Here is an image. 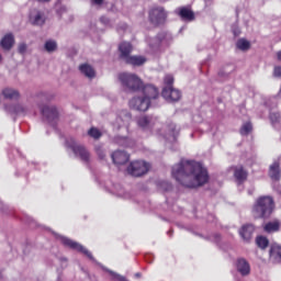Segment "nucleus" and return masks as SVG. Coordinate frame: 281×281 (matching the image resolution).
Returning a JSON list of instances; mask_svg holds the SVG:
<instances>
[{"label":"nucleus","mask_w":281,"mask_h":281,"mask_svg":"<svg viewBox=\"0 0 281 281\" xmlns=\"http://www.w3.org/2000/svg\"><path fill=\"white\" fill-rule=\"evenodd\" d=\"M119 80L122 82L123 87H126L130 91H140V97L133 98L130 101L131 109L135 111H148L153 100L159 98V90L153 85H145L137 75L123 72L119 75Z\"/></svg>","instance_id":"1"},{"label":"nucleus","mask_w":281,"mask_h":281,"mask_svg":"<svg viewBox=\"0 0 281 281\" xmlns=\"http://www.w3.org/2000/svg\"><path fill=\"white\" fill-rule=\"evenodd\" d=\"M171 175L184 188H200L210 179L207 169L194 160H181L172 167Z\"/></svg>","instance_id":"2"},{"label":"nucleus","mask_w":281,"mask_h":281,"mask_svg":"<svg viewBox=\"0 0 281 281\" xmlns=\"http://www.w3.org/2000/svg\"><path fill=\"white\" fill-rule=\"evenodd\" d=\"M274 207L276 203L273 202V198L263 195L257 199L252 207V214L255 218H269V216L273 214Z\"/></svg>","instance_id":"3"},{"label":"nucleus","mask_w":281,"mask_h":281,"mask_svg":"<svg viewBox=\"0 0 281 281\" xmlns=\"http://www.w3.org/2000/svg\"><path fill=\"white\" fill-rule=\"evenodd\" d=\"M120 58L124 60L126 65H133L134 67H142L146 63V57L144 56H131L133 52V45L128 42H123L119 45Z\"/></svg>","instance_id":"4"},{"label":"nucleus","mask_w":281,"mask_h":281,"mask_svg":"<svg viewBox=\"0 0 281 281\" xmlns=\"http://www.w3.org/2000/svg\"><path fill=\"white\" fill-rule=\"evenodd\" d=\"M66 146L67 148H71L72 153L76 155V157H79L81 161H85L87 164L89 162V159H91L89 150H87L85 146L78 145L74 137H69L66 139Z\"/></svg>","instance_id":"5"},{"label":"nucleus","mask_w":281,"mask_h":281,"mask_svg":"<svg viewBox=\"0 0 281 281\" xmlns=\"http://www.w3.org/2000/svg\"><path fill=\"white\" fill-rule=\"evenodd\" d=\"M168 12L164 7H155L149 11V21L153 25H161L166 23Z\"/></svg>","instance_id":"6"},{"label":"nucleus","mask_w":281,"mask_h":281,"mask_svg":"<svg viewBox=\"0 0 281 281\" xmlns=\"http://www.w3.org/2000/svg\"><path fill=\"white\" fill-rule=\"evenodd\" d=\"M148 170H150V165L142 160L131 162L127 167V172L128 175H132V177H142L146 175Z\"/></svg>","instance_id":"7"},{"label":"nucleus","mask_w":281,"mask_h":281,"mask_svg":"<svg viewBox=\"0 0 281 281\" xmlns=\"http://www.w3.org/2000/svg\"><path fill=\"white\" fill-rule=\"evenodd\" d=\"M41 113L50 126H56L58 122V109L55 105H44L41 109Z\"/></svg>","instance_id":"8"},{"label":"nucleus","mask_w":281,"mask_h":281,"mask_svg":"<svg viewBox=\"0 0 281 281\" xmlns=\"http://www.w3.org/2000/svg\"><path fill=\"white\" fill-rule=\"evenodd\" d=\"M60 241L65 247H69V249H74L75 251H80L81 254H85L90 260H93V255H91L90 251L85 248V246L78 244V241H74L67 237L59 236Z\"/></svg>","instance_id":"9"},{"label":"nucleus","mask_w":281,"mask_h":281,"mask_svg":"<svg viewBox=\"0 0 281 281\" xmlns=\"http://www.w3.org/2000/svg\"><path fill=\"white\" fill-rule=\"evenodd\" d=\"M4 111L9 113V115H29L30 111H32V108L23 104H15V105L5 104Z\"/></svg>","instance_id":"10"},{"label":"nucleus","mask_w":281,"mask_h":281,"mask_svg":"<svg viewBox=\"0 0 281 281\" xmlns=\"http://www.w3.org/2000/svg\"><path fill=\"white\" fill-rule=\"evenodd\" d=\"M137 125L143 131H153L157 125V117L156 116H139L137 119Z\"/></svg>","instance_id":"11"},{"label":"nucleus","mask_w":281,"mask_h":281,"mask_svg":"<svg viewBox=\"0 0 281 281\" xmlns=\"http://www.w3.org/2000/svg\"><path fill=\"white\" fill-rule=\"evenodd\" d=\"M161 95L167 102H179V100H181V91L172 87H165Z\"/></svg>","instance_id":"12"},{"label":"nucleus","mask_w":281,"mask_h":281,"mask_svg":"<svg viewBox=\"0 0 281 281\" xmlns=\"http://www.w3.org/2000/svg\"><path fill=\"white\" fill-rule=\"evenodd\" d=\"M175 12L180 16L182 21H188L189 23L194 21V11L190 7H180L175 10Z\"/></svg>","instance_id":"13"},{"label":"nucleus","mask_w":281,"mask_h":281,"mask_svg":"<svg viewBox=\"0 0 281 281\" xmlns=\"http://www.w3.org/2000/svg\"><path fill=\"white\" fill-rule=\"evenodd\" d=\"M111 158L113 160V164L116 166H124L131 159L128 154L124 150H116L111 155Z\"/></svg>","instance_id":"14"},{"label":"nucleus","mask_w":281,"mask_h":281,"mask_svg":"<svg viewBox=\"0 0 281 281\" xmlns=\"http://www.w3.org/2000/svg\"><path fill=\"white\" fill-rule=\"evenodd\" d=\"M172 43V34L170 33H159L156 37V45L158 47H168Z\"/></svg>","instance_id":"15"},{"label":"nucleus","mask_w":281,"mask_h":281,"mask_svg":"<svg viewBox=\"0 0 281 281\" xmlns=\"http://www.w3.org/2000/svg\"><path fill=\"white\" fill-rule=\"evenodd\" d=\"M30 21L33 25H44L45 14L38 10H33L30 14Z\"/></svg>","instance_id":"16"},{"label":"nucleus","mask_w":281,"mask_h":281,"mask_svg":"<svg viewBox=\"0 0 281 281\" xmlns=\"http://www.w3.org/2000/svg\"><path fill=\"white\" fill-rule=\"evenodd\" d=\"M167 134L165 135V139L168 142H177V137H179V130H177V125L175 123H170L167 126Z\"/></svg>","instance_id":"17"},{"label":"nucleus","mask_w":281,"mask_h":281,"mask_svg":"<svg viewBox=\"0 0 281 281\" xmlns=\"http://www.w3.org/2000/svg\"><path fill=\"white\" fill-rule=\"evenodd\" d=\"M255 227L251 224L244 225L241 229L239 231V234L243 238V240H246V243H249L250 238L254 236Z\"/></svg>","instance_id":"18"},{"label":"nucleus","mask_w":281,"mask_h":281,"mask_svg":"<svg viewBox=\"0 0 281 281\" xmlns=\"http://www.w3.org/2000/svg\"><path fill=\"white\" fill-rule=\"evenodd\" d=\"M269 177L272 181H280L281 171H280V162L274 161L269 168Z\"/></svg>","instance_id":"19"},{"label":"nucleus","mask_w":281,"mask_h":281,"mask_svg":"<svg viewBox=\"0 0 281 281\" xmlns=\"http://www.w3.org/2000/svg\"><path fill=\"white\" fill-rule=\"evenodd\" d=\"M0 45L2 49L10 52V48L14 47V35H12V33L4 35L0 42Z\"/></svg>","instance_id":"20"},{"label":"nucleus","mask_w":281,"mask_h":281,"mask_svg":"<svg viewBox=\"0 0 281 281\" xmlns=\"http://www.w3.org/2000/svg\"><path fill=\"white\" fill-rule=\"evenodd\" d=\"M270 260L274 265H278V262H281V247L278 245H272L270 247Z\"/></svg>","instance_id":"21"},{"label":"nucleus","mask_w":281,"mask_h":281,"mask_svg":"<svg viewBox=\"0 0 281 281\" xmlns=\"http://www.w3.org/2000/svg\"><path fill=\"white\" fill-rule=\"evenodd\" d=\"M2 95L4 100H19V98H21V93L14 88L2 89Z\"/></svg>","instance_id":"22"},{"label":"nucleus","mask_w":281,"mask_h":281,"mask_svg":"<svg viewBox=\"0 0 281 281\" xmlns=\"http://www.w3.org/2000/svg\"><path fill=\"white\" fill-rule=\"evenodd\" d=\"M237 270L241 276H249V271H251V268L249 267V262L245 259H238L237 260Z\"/></svg>","instance_id":"23"},{"label":"nucleus","mask_w":281,"mask_h":281,"mask_svg":"<svg viewBox=\"0 0 281 281\" xmlns=\"http://www.w3.org/2000/svg\"><path fill=\"white\" fill-rule=\"evenodd\" d=\"M79 69L81 71V74H83V76H86V78H94L95 77V70L89 64H82L79 67Z\"/></svg>","instance_id":"24"},{"label":"nucleus","mask_w":281,"mask_h":281,"mask_svg":"<svg viewBox=\"0 0 281 281\" xmlns=\"http://www.w3.org/2000/svg\"><path fill=\"white\" fill-rule=\"evenodd\" d=\"M269 117H270V122H271L272 126L277 131H280L281 130V124H280L281 115H280V112H270Z\"/></svg>","instance_id":"25"},{"label":"nucleus","mask_w":281,"mask_h":281,"mask_svg":"<svg viewBox=\"0 0 281 281\" xmlns=\"http://www.w3.org/2000/svg\"><path fill=\"white\" fill-rule=\"evenodd\" d=\"M234 177H235V179H237V181L239 183H243V181L247 180V171H245V169L243 167H236Z\"/></svg>","instance_id":"26"},{"label":"nucleus","mask_w":281,"mask_h":281,"mask_svg":"<svg viewBox=\"0 0 281 281\" xmlns=\"http://www.w3.org/2000/svg\"><path fill=\"white\" fill-rule=\"evenodd\" d=\"M263 229L268 234H271L273 232H278L280 229V222H278V221L270 222V223L265 225Z\"/></svg>","instance_id":"27"},{"label":"nucleus","mask_w":281,"mask_h":281,"mask_svg":"<svg viewBox=\"0 0 281 281\" xmlns=\"http://www.w3.org/2000/svg\"><path fill=\"white\" fill-rule=\"evenodd\" d=\"M256 243L260 249H267L269 247V239L265 236H258Z\"/></svg>","instance_id":"28"},{"label":"nucleus","mask_w":281,"mask_h":281,"mask_svg":"<svg viewBox=\"0 0 281 281\" xmlns=\"http://www.w3.org/2000/svg\"><path fill=\"white\" fill-rule=\"evenodd\" d=\"M57 47H58V44H56V41L54 40L46 41L44 45V49H46L48 53L56 52Z\"/></svg>","instance_id":"29"},{"label":"nucleus","mask_w":281,"mask_h":281,"mask_svg":"<svg viewBox=\"0 0 281 281\" xmlns=\"http://www.w3.org/2000/svg\"><path fill=\"white\" fill-rule=\"evenodd\" d=\"M236 46L238 49H241V52H247V49L250 47V44L249 41L241 38L237 42Z\"/></svg>","instance_id":"30"},{"label":"nucleus","mask_w":281,"mask_h":281,"mask_svg":"<svg viewBox=\"0 0 281 281\" xmlns=\"http://www.w3.org/2000/svg\"><path fill=\"white\" fill-rule=\"evenodd\" d=\"M131 120V113L123 111L120 117L116 119V122L120 126H122V122H128Z\"/></svg>","instance_id":"31"},{"label":"nucleus","mask_w":281,"mask_h":281,"mask_svg":"<svg viewBox=\"0 0 281 281\" xmlns=\"http://www.w3.org/2000/svg\"><path fill=\"white\" fill-rule=\"evenodd\" d=\"M88 135L90 137H93V139H100V137H102V133L98 131V128L95 127H91L89 131H88Z\"/></svg>","instance_id":"32"},{"label":"nucleus","mask_w":281,"mask_h":281,"mask_svg":"<svg viewBox=\"0 0 281 281\" xmlns=\"http://www.w3.org/2000/svg\"><path fill=\"white\" fill-rule=\"evenodd\" d=\"M252 128L251 123H245L240 128V135H249Z\"/></svg>","instance_id":"33"},{"label":"nucleus","mask_w":281,"mask_h":281,"mask_svg":"<svg viewBox=\"0 0 281 281\" xmlns=\"http://www.w3.org/2000/svg\"><path fill=\"white\" fill-rule=\"evenodd\" d=\"M108 273H110V276H112L113 280L115 281H127L126 278H124L123 276H120L114 271L108 270Z\"/></svg>","instance_id":"34"},{"label":"nucleus","mask_w":281,"mask_h":281,"mask_svg":"<svg viewBox=\"0 0 281 281\" xmlns=\"http://www.w3.org/2000/svg\"><path fill=\"white\" fill-rule=\"evenodd\" d=\"M172 82H175V77H172V75H167L165 77V85H167V87H172Z\"/></svg>","instance_id":"35"},{"label":"nucleus","mask_w":281,"mask_h":281,"mask_svg":"<svg viewBox=\"0 0 281 281\" xmlns=\"http://www.w3.org/2000/svg\"><path fill=\"white\" fill-rule=\"evenodd\" d=\"M18 52L19 54H25V52H27V45L25 43L20 44L18 47Z\"/></svg>","instance_id":"36"},{"label":"nucleus","mask_w":281,"mask_h":281,"mask_svg":"<svg viewBox=\"0 0 281 281\" xmlns=\"http://www.w3.org/2000/svg\"><path fill=\"white\" fill-rule=\"evenodd\" d=\"M95 153L100 159H104V149L102 147H95Z\"/></svg>","instance_id":"37"},{"label":"nucleus","mask_w":281,"mask_h":281,"mask_svg":"<svg viewBox=\"0 0 281 281\" xmlns=\"http://www.w3.org/2000/svg\"><path fill=\"white\" fill-rule=\"evenodd\" d=\"M273 74H274L276 78H281V66L274 67Z\"/></svg>","instance_id":"38"},{"label":"nucleus","mask_w":281,"mask_h":281,"mask_svg":"<svg viewBox=\"0 0 281 281\" xmlns=\"http://www.w3.org/2000/svg\"><path fill=\"white\" fill-rule=\"evenodd\" d=\"M100 21L103 23V25H110L111 23V20H109L106 16H101Z\"/></svg>","instance_id":"39"},{"label":"nucleus","mask_w":281,"mask_h":281,"mask_svg":"<svg viewBox=\"0 0 281 281\" xmlns=\"http://www.w3.org/2000/svg\"><path fill=\"white\" fill-rule=\"evenodd\" d=\"M162 188H165V191L168 192V190L172 189V184L168 182H161Z\"/></svg>","instance_id":"40"},{"label":"nucleus","mask_w":281,"mask_h":281,"mask_svg":"<svg viewBox=\"0 0 281 281\" xmlns=\"http://www.w3.org/2000/svg\"><path fill=\"white\" fill-rule=\"evenodd\" d=\"M103 2H104V0H91V3L93 5H102Z\"/></svg>","instance_id":"41"},{"label":"nucleus","mask_w":281,"mask_h":281,"mask_svg":"<svg viewBox=\"0 0 281 281\" xmlns=\"http://www.w3.org/2000/svg\"><path fill=\"white\" fill-rule=\"evenodd\" d=\"M278 60H281V50L277 53Z\"/></svg>","instance_id":"42"},{"label":"nucleus","mask_w":281,"mask_h":281,"mask_svg":"<svg viewBox=\"0 0 281 281\" xmlns=\"http://www.w3.org/2000/svg\"><path fill=\"white\" fill-rule=\"evenodd\" d=\"M233 32H234V35H235V36H238V34H240V32H239V31H236V30H234Z\"/></svg>","instance_id":"43"},{"label":"nucleus","mask_w":281,"mask_h":281,"mask_svg":"<svg viewBox=\"0 0 281 281\" xmlns=\"http://www.w3.org/2000/svg\"><path fill=\"white\" fill-rule=\"evenodd\" d=\"M135 278H142V273L137 272V273L135 274Z\"/></svg>","instance_id":"44"},{"label":"nucleus","mask_w":281,"mask_h":281,"mask_svg":"<svg viewBox=\"0 0 281 281\" xmlns=\"http://www.w3.org/2000/svg\"><path fill=\"white\" fill-rule=\"evenodd\" d=\"M37 1H40V2H42V3H45V2H47V1H49V0H37Z\"/></svg>","instance_id":"45"},{"label":"nucleus","mask_w":281,"mask_h":281,"mask_svg":"<svg viewBox=\"0 0 281 281\" xmlns=\"http://www.w3.org/2000/svg\"><path fill=\"white\" fill-rule=\"evenodd\" d=\"M0 63H3V57L0 55Z\"/></svg>","instance_id":"46"},{"label":"nucleus","mask_w":281,"mask_h":281,"mask_svg":"<svg viewBox=\"0 0 281 281\" xmlns=\"http://www.w3.org/2000/svg\"><path fill=\"white\" fill-rule=\"evenodd\" d=\"M168 234H172V231H169Z\"/></svg>","instance_id":"47"},{"label":"nucleus","mask_w":281,"mask_h":281,"mask_svg":"<svg viewBox=\"0 0 281 281\" xmlns=\"http://www.w3.org/2000/svg\"><path fill=\"white\" fill-rule=\"evenodd\" d=\"M160 1H168V0H160Z\"/></svg>","instance_id":"48"}]
</instances>
